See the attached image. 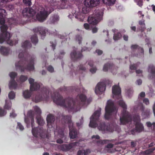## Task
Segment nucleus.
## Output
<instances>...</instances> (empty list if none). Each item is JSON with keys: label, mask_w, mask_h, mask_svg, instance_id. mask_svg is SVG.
I'll return each mask as SVG.
<instances>
[{"label": "nucleus", "mask_w": 155, "mask_h": 155, "mask_svg": "<svg viewBox=\"0 0 155 155\" xmlns=\"http://www.w3.org/2000/svg\"><path fill=\"white\" fill-rule=\"evenodd\" d=\"M54 102L56 104L67 108L68 111H76L79 109L81 106H83L87 99L86 96L83 94L78 95L76 101L73 98L68 97L64 99L61 95L58 94L52 97Z\"/></svg>", "instance_id": "nucleus-1"}, {"label": "nucleus", "mask_w": 155, "mask_h": 155, "mask_svg": "<svg viewBox=\"0 0 155 155\" xmlns=\"http://www.w3.org/2000/svg\"><path fill=\"white\" fill-rule=\"evenodd\" d=\"M32 46L31 43L28 41H25L22 44V47L24 49V51L21 52L18 55V57L21 58L18 63L15 64V67L19 69L21 72L24 71L25 69L28 71H33L34 70V62L35 58L34 56L31 58V59L28 60L24 57L28 54L27 51L28 48Z\"/></svg>", "instance_id": "nucleus-2"}, {"label": "nucleus", "mask_w": 155, "mask_h": 155, "mask_svg": "<svg viewBox=\"0 0 155 155\" xmlns=\"http://www.w3.org/2000/svg\"><path fill=\"white\" fill-rule=\"evenodd\" d=\"M6 11L2 8H0V24L2 25L0 27L2 33L0 35V43H2L4 41H6L7 43L11 46L13 45V41L10 39L11 36L10 34L7 31L8 26L4 25L5 22Z\"/></svg>", "instance_id": "nucleus-3"}, {"label": "nucleus", "mask_w": 155, "mask_h": 155, "mask_svg": "<svg viewBox=\"0 0 155 155\" xmlns=\"http://www.w3.org/2000/svg\"><path fill=\"white\" fill-rule=\"evenodd\" d=\"M34 113V112L32 110H30L28 113V115L31 120V124L32 128L31 132L33 135L36 137H40L41 138H47L48 134L46 130L44 129L41 127H33L35 118Z\"/></svg>", "instance_id": "nucleus-4"}, {"label": "nucleus", "mask_w": 155, "mask_h": 155, "mask_svg": "<svg viewBox=\"0 0 155 155\" xmlns=\"http://www.w3.org/2000/svg\"><path fill=\"white\" fill-rule=\"evenodd\" d=\"M118 104L123 108L122 116L120 118V124L124 125L131 122V116L126 110L127 106L124 102L123 100H120L118 101Z\"/></svg>", "instance_id": "nucleus-5"}, {"label": "nucleus", "mask_w": 155, "mask_h": 155, "mask_svg": "<svg viewBox=\"0 0 155 155\" xmlns=\"http://www.w3.org/2000/svg\"><path fill=\"white\" fill-rule=\"evenodd\" d=\"M62 119L64 123L68 124L70 131L69 135L70 138L72 139L76 138L78 135V131L73 126V124L71 120V116L70 115L63 116Z\"/></svg>", "instance_id": "nucleus-6"}, {"label": "nucleus", "mask_w": 155, "mask_h": 155, "mask_svg": "<svg viewBox=\"0 0 155 155\" xmlns=\"http://www.w3.org/2000/svg\"><path fill=\"white\" fill-rule=\"evenodd\" d=\"M40 10L36 15V18L37 20L40 22H43L45 20L48 15L51 13L54 9L52 7L48 8H46V10L41 7L39 8Z\"/></svg>", "instance_id": "nucleus-7"}, {"label": "nucleus", "mask_w": 155, "mask_h": 155, "mask_svg": "<svg viewBox=\"0 0 155 155\" xmlns=\"http://www.w3.org/2000/svg\"><path fill=\"white\" fill-rule=\"evenodd\" d=\"M40 93H38L32 100L35 102H38L42 101H47L49 98V91L46 87H43Z\"/></svg>", "instance_id": "nucleus-8"}, {"label": "nucleus", "mask_w": 155, "mask_h": 155, "mask_svg": "<svg viewBox=\"0 0 155 155\" xmlns=\"http://www.w3.org/2000/svg\"><path fill=\"white\" fill-rule=\"evenodd\" d=\"M105 113L104 117L106 119H109L112 114L114 112H116V110L114 103L111 100H108L105 108Z\"/></svg>", "instance_id": "nucleus-9"}, {"label": "nucleus", "mask_w": 155, "mask_h": 155, "mask_svg": "<svg viewBox=\"0 0 155 155\" xmlns=\"http://www.w3.org/2000/svg\"><path fill=\"white\" fill-rule=\"evenodd\" d=\"M103 12L102 11H96L91 17L88 18V22L93 25L97 24L102 19Z\"/></svg>", "instance_id": "nucleus-10"}, {"label": "nucleus", "mask_w": 155, "mask_h": 155, "mask_svg": "<svg viewBox=\"0 0 155 155\" xmlns=\"http://www.w3.org/2000/svg\"><path fill=\"white\" fill-rule=\"evenodd\" d=\"M101 108H99L98 110H96L91 117V120L89 124L90 127L95 128L97 126V122L98 121L99 117L100 115Z\"/></svg>", "instance_id": "nucleus-11"}, {"label": "nucleus", "mask_w": 155, "mask_h": 155, "mask_svg": "<svg viewBox=\"0 0 155 155\" xmlns=\"http://www.w3.org/2000/svg\"><path fill=\"white\" fill-rule=\"evenodd\" d=\"M91 49H89V48L85 47L82 49L81 52H76L75 50H74L70 54L71 60L73 61H75L80 59L83 56L82 54V52L84 51H89Z\"/></svg>", "instance_id": "nucleus-12"}, {"label": "nucleus", "mask_w": 155, "mask_h": 155, "mask_svg": "<svg viewBox=\"0 0 155 155\" xmlns=\"http://www.w3.org/2000/svg\"><path fill=\"white\" fill-rule=\"evenodd\" d=\"M78 143L76 142L69 143V144H63L58 146V148L63 151L67 152L70 151H73L74 150V147L76 146L77 143Z\"/></svg>", "instance_id": "nucleus-13"}, {"label": "nucleus", "mask_w": 155, "mask_h": 155, "mask_svg": "<svg viewBox=\"0 0 155 155\" xmlns=\"http://www.w3.org/2000/svg\"><path fill=\"white\" fill-rule=\"evenodd\" d=\"M133 120L135 123V129L138 132L142 131L144 128L143 124L140 122V118L139 115H135L133 117Z\"/></svg>", "instance_id": "nucleus-14"}, {"label": "nucleus", "mask_w": 155, "mask_h": 155, "mask_svg": "<svg viewBox=\"0 0 155 155\" xmlns=\"http://www.w3.org/2000/svg\"><path fill=\"white\" fill-rule=\"evenodd\" d=\"M36 12L35 7H33L25 8L23 10L22 13L24 16L26 17H33Z\"/></svg>", "instance_id": "nucleus-15"}, {"label": "nucleus", "mask_w": 155, "mask_h": 155, "mask_svg": "<svg viewBox=\"0 0 155 155\" xmlns=\"http://www.w3.org/2000/svg\"><path fill=\"white\" fill-rule=\"evenodd\" d=\"M34 109L37 114L36 119L37 120V123L40 125H42L44 123V121L40 115L41 113V110L40 108L37 106L34 107Z\"/></svg>", "instance_id": "nucleus-16"}, {"label": "nucleus", "mask_w": 155, "mask_h": 155, "mask_svg": "<svg viewBox=\"0 0 155 155\" xmlns=\"http://www.w3.org/2000/svg\"><path fill=\"white\" fill-rule=\"evenodd\" d=\"M84 4L85 6L88 8H93L99 5L100 0H84Z\"/></svg>", "instance_id": "nucleus-17"}, {"label": "nucleus", "mask_w": 155, "mask_h": 155, "mask_svg": "<svg viewBox=\"0 0 155 155\" xmlns=\"http://www.w3.org/2000/svg\"><path fill=\"white\" fill-rule=\"evenodd\" d=\"M106 88V84L105 82H100L98 83L95 90L97 94H100V93L104 91Z\"/></svg>", "instance_id": "nucleus-18"}, {"label": "nucleus", "mask_w": 155, "mask_h": 155, "mask_svg": "<svg viewBox=\"0 0 155 155\" xmlns=\"http://www.w3.org/2000/svg\"><path fill=\"white\" fill-rule=\"evenodd\" d=\"M34 79L30 78L28 79L29 84H30V90L31 91H35L39 89L40 87V84L36 82H34Z\"/></svg>", "instance_id": "nucleus-19"}, {"label": "nucleus", "mask_w": 155, "mask_h": 155, "mask_svg": "<svg viewBox=\"0 0 155 155\" xmlns=\"http://www.w3.org/2000/svg\"><path fill=\"white\" fill-rule=\"evenodd\" d=\"M121 90L120 87L117 85H115L112 87V94L117 97V99H119L121 98Z\"/></svg>", "instance_id": "nucleus-20"}, {"label": "nucleus", "mask_w": 155, "mask_h": 155, "mask_svg": "<svg viewBox=\"0 0 155 155\" xmlns=\"http://www.w3.org/2000/svg\"><path fill=\"white\" fill-rule=\"evenodd\" d=\"M47 126L49 128H51L53 126L54 122L55 120L54 116L52 114H49L47 117Z\"/></svg>", "instance_id": "nucleus-21"}, {"label": "nucleus", "mask_w": 155, "mask_h": 155, "mask_svg": "<svg viewBox=\"0 0 155 155\" xmlns=\"http://www.w3.org/2000/svg\"><path fill=\"white\" fill-rule=\"evenodd\" d=\"M33 31L35 33H39L41 35V38H42L43 37L45 36L47 30L45 28L39 26L34 29Z\"/></svg>", "instance_id": "nucleus-22"}, {"label": "nucleus", "mask_w": 155, "mask_h": 155, "mask_svg": "<svg viewBox=\"0 0 155 155\" xmlns=\"http://www.w3.org/2000/svg\"><path fill=\"white\" fill-rule=\"evenodd\" d=\"M138 107L140 110L142 111L141 115L144 118L148 117L149 115V111L148 110H144V107L142 103H140Z\"/></svg>", "instance_id": "nucleus-23"}, {"label": "nucleus", "mask_w": 155, "mask_h": 155, "mask_svg": "<svg viewBox=\"0 0 155 155\" xmlns=\"http://www.w3.org/2000/svg\"><path fill=\"white\" fill-rule=\"evenodd\" d=\"M98 128L99 130L101 131L103 133H106L109 131L108 127L106 125L105 123L104 122L100 123Z\"/></svg>", "instance_id": "nucleus-24"}, {"label": "nucleus", "mask_w": 155, "mask_h": 155, "mask_svg": "<svg viewBox=\"0 0 155 155\" xmlns=\"http://www.w3.org/2000/svg\"><path fill=\"white\" fill-rule=\"evenodd\" d=\"M73 16H74L77 19L80 21H84V17L82 13L75 11L73 15Z\"/></svg>", "instance_id": "nucleus-25"}, {"label": "nucleus", "mask_w": 155, "mask_h": 155, "mask_svg": "<svg viewBox=\"0 0 155 155\" xmlns=\"http://www.w3.org/2000/svg\"><path fill=\"white\" fill-rule=\"evenodd\" d=\"M9 48L3 46H1L0 48V52L3 55H7L8 54Z\"/></svg>", "instance_id": "nucleus-26"}, {"label": "nucleus", "mask_w": 155, "mask_h": 155, "mask_svg": "<svg viewBox=\"0 0 155 155\" xmlns=\"http://www.w3.org/2000/svg\"><path fill=\"white\" fill-rule=\"evenodd\" d=\"M114 66L113 64L107 63L104 65L103 70L104 71H107L108 69H112Z\"/></svg>", "instance_id": "nucleus-27"}, {"label": "nucleus", "mask_w": 155, "mask_h": 155, "mask_svg": "<svg viewBox=\"0 0 155 155\" xmlns=\"http://www.w3.org/2000/svg\"><path fill=\"white\" fill-rule=\"evenodd\" d=\"M17 84L15 80H11L9 84V88L10 89H15L16 88Z\"/></svg>", "instance_id": "nucleus-28"}, {"label": "nucleus", "mask_w": 155, "mask_h": 155, "mask_svg": "<svg viewBox=\"0 0 155 155\" xmlns=\"http://www.w3.org/2000/svg\"><path fill=\"white\" fill-rule=\"evenodd\" d=\"M12 106V103L10 100H6L4 108L5 109L9 110L11 108Z\"/></svg>", "instance_id": "nucleus-29"}, {"label": "nucleus", "mask_w": 155, "mask_h": 155, "mask_svg": "<svg viewBox=\"0 0 155 155\" xmlns=\"http://www.w3.org/2000/svg\"><path fill=\"white\" fill-rule=\"evenodd\" d=\"M103 3L108 6L113 5L115 2V0H102Z\"/></svg>", "instance_id": "nucleus-30"}, {"label": "nucleus", "mask_w": 155, "mask_h": 155, "mask_svg": "<svg viewBox=\"0 0 155 155\" xmlns=\"http://www.w3.org/2000/svg\"><path fill=\"white\" fill-rule=\"evenodd\" d=\"M23 94L25 98L27 99L30 98L31 95V92L28 90H26L23 92Z\"/></svg>", "instance_id": "nucleus-31"}, {"label": "nucleus", "mask_w": 155, "mask_h": 155, "mask_svg": "<svg viewBox=\"0 0 155 155\" xmlns=\"http://www.w3.org/2000/svg\"><path fill=\"white\" fill-rule=\"evenodd\" d=\"M31 40L33 44L36 45L38 42V39L37 35L36 34H35L32 36L31 37Z\"/></svg>", "instance_id": "nucleus-32"}, {"label": "nucleus", "mask_w": 155, "mask_h": 155, "mask_svg": "<svg viewBox=\"0 0 155 155\" xmlns=\"http://www.w3.org/2000/svg\"><path fill=\"white\" fill-rule=\"evenodd\" d=\"M59 16L57 15H54L50 18V20L52 23H54L59 20Z\"/></svg>", "instance_id": "nucleus-33"}, {"label": "nucleus", "mask_w": 155, "mask_h": 155, "mask_svg": "<svg viewBox=\"0 0 155 155\" xmlns=\"http://www.w3.org/2000/svg\"><path fill=\"white\" fill-rule=\"evenodd\" d=\"M131 48L132 50H134L137 49H140L141 50V54L143 55V53H144V51L143 48H141L138 45H132L131 46Z\"/></svg>", "instance_id": "nucleus-34"}, {"label": "nucleus", "mask_w": 155, "mask_h": 155, "mask_svg": "<svg viewBox=\"0 0 155 155\" xmlns=\"http://www.w3.org/2000/svg\"><path fill=\"white\" fill-rule=\"evenodd\" d=\"M121 37V34L120 32H118L114 34L113 38L114 40L117 41L119 40Z\"/></svg>", "instance_id": "nucleus-35"}, {"label": "nucleus", "mask_w": 155, "mask_h": 155, "mask_svg": "<svg viewBox=\"0 0 155 155\" xmlns=\"http://www.w3.org/2000/svg\"><path fill=\"white\" fill-rule=\"evenodd\" d=\"M82 39V37L80 35H77L75 36V40L76 41L78 42L79 44L81 43Z\"/></svg>", "instance_id": "nucleus-36"}, {"label": "nucleus", "mask_w": 155, "mask_h": 155, "mask_svg": "<svg viewBox=\"0 0 155 155\" xmlns=\"http://www.w3.org/2000/svg\"><path fill=\"white\" fill-rule=\"evenodd\" d=\"M78 72L80 73H83L85 72L86 68L83 65L80 64L78 66Z\"/></svg>", "instance_id": "nucleus-37"}, {"label": "nucleus", "mask_w": 155, "mask_h": 155, "mask_svg": "<svg viewBox=\"0 0 155 155\" xmlns=\"http://www.w3.org/2000/svg\"><path fill=\"white\" fill-rule=\"evenodd\" d=\"M140 64V62H138L136 64L130 65V69L131 70H136L137 69V65Z\"/></svg>", "instance_id": "nucleus-38"}, {"label": "nucleus", "mask_w": 155, "mask_h": 155, "mask_svg": "<svg viewBox=\"0 0 155 155\" xmlns=\"http://www.w3.org/2000/svg\"><path fill=\"white\" fill-rule=\"evenodd\" d=\"M17 74L16 73L14 72H11L9 74V76L11 78V80H15V78L17 76Z\"/></svg>", "instance_id": "nucleus-39"}, {"label": "nucleus", "mask_w": 155, "mask_h": 155, "mask_svg": "<svg viewBox=\"0 0 155 155\" xmlns=\"http://www.w3.org/2000/svg\"><path fill=\"white\" fill-rule=\"evenodd\" d=\"M135 2L137 3V4L139 7H142L143 5V0H134Z\"/></svg>", "instance_id": "nucleus-40"}, {"label": "nucleus", "mask_w": 155, "mask_h": 155, "mask_svg": "<svg viewBox=\"0 0 155 155\" xmlns=\"http://www.w3.org/2000/svg\"><path fill=\"white\" fill-rule=\"evenodd\" d=\"M8 97L10 99H12L15 97V94L13 91H11L8 94Z\"/></svg>", "instance_id": "nucleus-41"}, {"label": "nucleus", "mask_w": 155, "mask_h": 155, "mask_svg": "<svg viewBox=\"0 0 155 155\" xmlns=\"http://www.w3.org/2000/svg\"><path fill=\"white\" fill-rule=\"evenodd\" d=\"M145 29V25H140V26H139L137 28V29L139 31H141L142 32L144 31Z\"/></svg>", "instance_id": "nucleus-42"}, {"label": "nucleus", "mask_w": 155, "mask_h": 155, "mask_svg": "<svg viewBox=\"0 0 155 155\" xmlns=\"http://www.w3.org/2000/svg\"><path fill=\"white\" fill-rule=\"evenodd\" d=\"M28 79V77L23 75H21L20 78V81L21 82H25Z\"/></svg>", "instance_id": "nucleus-43"}, {"label": "nucleus", "mask_w": 155, "mask_h": 155, "mask_svg": "<svg viewBox=\"0 0 155 155\" xmlns=\"http://www.w3.org/2000/svg\"><path fill=\"white\" fill-rule=\"evenodd\" d=\"M6 111L0 108V117H2L5 115Z\"/></svg>", "instance_id": "nucleus-44"}, {"label": "nucleus", "mask_w": 155, "mask_h": 155, "mask_svg": "<svg viewBox=\"0 0 155 155\" xmlns=\"http://www.w3.org/2000/svg\"><path fill=\"white\" fill-rule=\"evenodd\" d=\"M155 150V147L150 148L146 150L145 153L147 154H149L152 153Z\"/></svg>", "instance_id": "nucleus-45"}, {"label": "nucleus", "mask_w": 155, "mask_h": 155, "mask_svg": "<svg viewBox=\"0 0 155 155\" xmlns=\"http://www.w3.org/2000/svg\"><path fill=\"white\" fill-rule=\"evenodd\" d=\"M111 141L110 140H100L98 141V142L101 144L106 143L107 142Z\"/></svg>", "instance_id": "nucleus-46"}, {"label": "nucleus", "mask_w": 155, "mask_h": 155, "mask_svg": "<svg viewBox=\"0 0 155 155\" xmlns=\"http://www.w3.org/2000/svg\"><path fill=\"white\" fill-rule=\"evenodd\" d=\"M47 70L50 72H53L54 71V68L52 66L49 65L47 68Z\"/></svg>", "instance_id": "nucleus-47"}, {"label": "nucleus", "mask_w": 155, "mask_h": 155, "mask_svg": "<svg viewBox=\"0 0 155 155\" xmlns=\"http://www.w3.org/2000/svg\"><path fill=\"white\" fill-rule=\"evenodd\" d=\"M127 93L129 96L133 93V89L131 88H130L128 89L127 91Z\"/></svg>", "instance_id": "nucleus-48"}, {"label": "nucleus", "mask_w": 155, "mask_h": 155, "mask_svg": "<svg viewBox=\"0 0 155 155\" xmlns=\"http://www.w3.org/2000/svg\"><path fill=\"white\" fill-rule=\"evenodd\" d=\"M18 126L20 130H22L24 129V128L21 124L19 122L18 123Z\"/></svg>", "instance_id": "nucleus-49"}, {"label": "nucleus", "mask_w": 155, "mask_h": 155, "mask_svg": "<svg viewBox=\"0 0 155 155\" xmlns=\"http://www.w3.org/2000/svg\"><path fill=\"white\" fill-rule=\"evenodd\" d=\"M31 0H23V2L24 3L27 4L29 6H30L31 5Z\"/></svg>", "instance_id": "nucleus-50"}, {"label": "nucleus", "mask_w": 155, "mask_h": 155, "mask_svg": "<svg viewBox=\"0 0 155 155\" xmlns=\"http://www.w3.org/2000/svg\"><path fill=\"white\" fill-rule=\"evenodd\" d=\"M91 151L90 149H87L86 150H84V155H87L91 153Z\"/></svg>", "instance_id": "nucleus-51"}, {"label": "nucleus", "mask_w": 155, "mask_h": 155, "mask_svg": "<svg viewBox=\"0 0 155 155\" xmlns=\"http://www.w3.org/2000/svg\"><path fill=\"white\" fill-rule=\"evenodd\" d=\"M96 71L97 68L96 67L92 68L90 70V71L92 74L95 73Z\"/></svg>", "instance_id": "nucleus-52"}, {"label": "nucleus", "mask_w": 155, "mask_h": 155, "mask_svg": "<svg viewBox=\"0 0 155 155\" xmlns=\"http://www.w3.org/2000/svg\"><path fill=\"white\" fill-rule=\"evenodd\" d=\"M143 102L146 105H148L149 104V101L148 99L147 98H145L143 100Z\"/></svg>", "instance_id": "nucleus-53"}, {"label": "nucleus", "mask_w": 155, "mask_h": 155, "mask_svg": "<svg viewBox=\"0 0 155 155\" xmlns=\"http://www.w3.org/2000/svg\"><path fill=\"white\" fill-rule=\"evenodd\" d=\"M84 150H79L77 152V155H83L84 153Z\"/></svg>", "instance_id": "nucleus-54"}, {"label": "nucleus", "mask_w": 155, "mask_h": 155, "mask_svg": "<svg viewBox=\"0 0 155 155\" xmlns=\"http://www.w3.org/2000/svg\"><path fill=\"white\" fill-rule=\"evenodd\" d=\"M146 124L147 126L148 127H152V126H153V123H151L150 121L147 122H146Z\"/></svg>", "instance_id": "nucleus-55"}, {"label": "nucleus", "mask_w": 155, "mask_h": 155, "mask_svg": "<svg viewBox=\"0 0 155 155\" xmlns=\"http://www.w3.org/2000/svg\"><path fill=\"white\" fill-rule=\"evenodd\" d=\"M97 31L98 28L96 27H94L92 29V32L93 33H94L97 32Z\"/></svg>", "instance_id": "nucleus-56"}, {"label": "nucleus", "mask_w": 155, "mask_h": 155, "mask_svg": "<svg viewBox=\"0 0 155 155\" xmlns=\"http://www.w3.org/2000/svg\"><path fill=\"white\" fill-rule=\"evenodd\" d=\"M114 145L112 143H109L106 147L107 148H111L113 147Z\"/></svg>", "instance_id": "nucleus-57"}, {"label": "nucleus", "mask_w": 155, "mask_h": 155, "mask_svg": "<svg viewBox=\"0 0 155 155\" xmlns=\"http://www.w3.org/2000/svg\"><path fill=\"white\" fill-rule=\"evenodd\" d=\"M96 52L98 55H101L103 53V51L97 49L96 51Z\"/></svg>", "instance_id": "nucleus-58"}, {"label": "nucleus", "mask_w": 155, "mask_h": 155, "mask_svg": "<svg viewBox=\"0 0 155 155\" xmlns=\"http://www.w3.org/2000/svg\"><path fill=\"white\" fill-rule=\"evenodd\" d=\"M84 28L86 29H88L89 28V25L87 23H85L84 25Z\"/></svg>", "instance_id": "nucleus-59"}, {"label": "nucleus", "mask_w": 155, "mask_h": 155, "mask_svg": "<svg viewBox=\"0 0 155 155\" xmlns=\"http://www.w3.org/2000/svg\"><path fill=\"white\" fill-rule=\"evenodd\" d=\"M91 137L92 139L95 138L97 139H99L100 138V136L98 135H94L92 136Z\"/></svg>", "instance_id": "nucleus-60"}, {"label": "nucleus", "mask_w": 155, "mask_h": 155, "mask_svg": "<svg viewBox=\"0 0 155 155\" xmlns=\"http://www.w3.org/2000/svg\"><path fill=\"white\" fill-rule=\"evenodd\" d=\"M88 64L91 67H92L93 66V62L92 61H88Z\"/></svg>", "instance_id": "nucleus-61"}, {"label": "nucleus", "mask_w": 155, "mask_h": 155, "mask_svg": "<svg viewBox=\"0 0 155 155\" xmlns=\"http://www.w3.org/2000/svg\"><path fill=\"white\" fill-rule=\"evenodd\" d=\"M83 117H81V123H76V124H77V126L79 127V126H80L81 125V124H82V123L83 122Z\"/></svg>", "instance_id": "nucleus-62"}, {"label": "nucleus", "mask_w": 155, "mask_h": 155, "mask_svg": "<svg viewBox=\"0 0 155 155\" xmlns=\"http://www.w3.org/2000/svg\"><path fill=\"white\" fill-rule=\"evenodd\" d=\"M124 39L125 41H127L128 40V36L127 35H124L123 36Z\"/></svg>", "instance_id": "nucleus-63"}, {"label": "nucleus", "mask_w": 155, "mask_h": 155, "mask_svg": "<svg viewBox=\"0 0 155 155\" xmlns=\"http://www.w3.org/2000/svg\"><path fill=\"white\" fill-rule=\"evenodd\" d=\"M139 24L140 25H145V24L144 23V21H142V20H140L139 21Z\"/></svg>", "instance_id": "nucleus-64"}]
</instances>
